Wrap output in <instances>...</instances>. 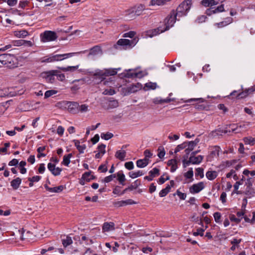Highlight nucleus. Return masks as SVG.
<instances>
[{
	"label": "nucleus",
	"mask_w": 255,
	"mask_h": 255,
	"mask_svg": "<svg viewBox=\"0 0 255 255\" xmlns=\"http://www.w3.org/2000/svg\"><path fill=\"white\" fill-rule=\"evenodd\" d=\"M177 16L178 15L175 10H172L164 19V27H160L157 29H154V33L153 35H156L168 30L170 27L173 26L176 20H179L177 18Z\"/></svg>",
	"instance_id": "nucleus-1"
},
{
	"label": "nucleus",
	"mask_w": 255,
	"mask_h": 255,
	"mask_svg": "<svg viewBox=\"0 0 255 255\" xmlns=\"http://www.w3.org/2000/svg\"><path fill=\"white\" fill-rule=\"evenodd\" d=\"M120 68L117 69H105L104 70H98L94 74L93 76L95 77L96 80H100V82L103 81L104 85H107L108 83L107 81H104L106 77L109 76L115 75L117 74V71L120 70Z\"/></svg>",
	"instance_id": "nucleus-2"
},
{
	"label": "nucleus",
	"mask_w": 255,
	"mask_h": 255,
	"mask_svg": "<svg viewBox=\"0 0 255 255\" xmlns=\"http://www.w3.org/2000/svg\"><path fill=\"white\" fill-rule=\"evenodd\" d=\"M1 64L5 67L8 68H14L18 65L17 58L10 54H1Z\"/></svg>",
	"instance_id": "nucleus-3"
},
{
	"label": "nucleus",
	"mask_w": 255,
	"mask_h": 255,
	"mask_svg": "<svg viewBox=\"0 0 255 255\" xmlns=\"http://www.w3.org/2000/svg\"><path fill=\"white\" fill-rule=\"evenodd\" d=\"M144 9L145 6L143 4H140L126 10V15L128 18L133 19L135 18L136 16L141 15Z\"/></svg>",
	"instance_id": "nucleus-4"
},
{
	"label": "nucleus",
	"mask_w": 255,
	"mask_h": 255,
	"mask_svg": "<svg viewBox=\"0 0 255 255\" xmlns=\"http://www.w3.org/2000/svg\"><path fill=\"white\" fill-rule=\"evenodd\" d=\"M191 5V1L189 0H185L183 1L177 8L175 10L178 17L185 15L187 11L190 9Z\"/></svg>",
	"instance_id": "nucleus-5"
},
{
	"label": "nucleus",
	"mask_w": 255,
	"mask_h": 255,
	"mask_svg": "<svg viewBox=\"0 0 255 255\" xmlns=\"http://www.w3.org/2000/svg\"><path fill=\"white\" fill-rule=\"evenodd\" d=\"M58 104L67 109L71 113L75 114L78 113L79 104L77 102L63 101Z\"/></svg>",
	"instance_id": "nucleus-6"
},
{
	"label": "nucleus",
	"mask_w": 255,
	"mask_h": 255,
	"mask_svg": "<svg viewBox=\"0 0 255 255\" xmlns=\"http://www.w3.org/2000/svg\"><path fill=\"white\" fill-rule=\"evenodd\" d=\"M146 75V73L142 71L136 72L135 70L132 69H129L126 71L121 75L122 77L126 78H141Z\"/></svg>",
	"instance_id": "nucleus-7"
},
{
	"label": "nucleus",
	"mask_w": 255,
	"mask_h": 255,
	"mask_svg": "<svg viewBox=\"0 0 255 255\" xmlns=\"http://www.w3.org/2000/svg\"><path fill=\"white\" fill-rule=\"evenodd\" d=\"M57 38L55 32L52 31H45L41 35V39L42 42L54 41Z\"/></svg>",
	"instance_id": "nucleus-8"
},
{
	"label": "nucleus",
	"mask_w": 255,
	"mask_h": 255,
	"mask_svg": "<svg viewBox=\"0 0 255 255\" xmlns=\"http://www.w3.org/2000/svg\"><path fill=\"white\" fill-rule=\"evenodd\" d=\"M56 73H58L57 70H50L43 72L41 73L42 78L45 79L46 81L50 83H53L55 82L54 76H56Z\"/></svg>",
	"instance_id": "nucleus-9"
},
{
	"label": "nucleus",
	"mask_w": 255,
	"mask_h": 255,
	"mask_svg": "<svg viewBox=\"0 0 255 255\" xmlns=\"http://www.w3.org/2000/svg\"><path fill=\"white\" fill-rule=\"evenodd\" d=\"M137 41V40L135 38L131 40L127 39H120L117 43L119 45L125 46L126 48H127L128 47H129L134 45Z\"/></svg>",
	"instance_id": "nucleus-10"
},
{
	"label": "nucleus",
	"mask_w": 255,
	"mask_h": 255,
	"mask_svg": "<svg viewBox=\"0 0 255 255\" xmlns=\"http://www.w3.org/2000/svg\"><path fill=\"white\" fill-rule=\"evenodd\" d=\"M76 54V53H68L61 54L52 55V56L53 58V61L54 62L56 61H62L64 59L72 57Z\"/></svg>",
	"instance_id": "nucleus-11"
},
{
	"label": "nucleus",
	"mask_w": 255,
	"mask_h": 255,
	"mask_svg": "<svg viewBox=\"0 0 255 255\" xmlns=\"http://www.w3.org/2000/svg\"><path fill=\"white\" fill-rule=\"evenodd\" d=\"M204 187V183L202 182H199L197 184H193L189 188L190 192L194 194L197 193L201 191Z\"/></svg>",
	"instance_id": "nucleus-12"
},
{
	"label": "nucleus",
	"mask_w": 255,
	"mask_h": 255,
	"mask_svg": "<svg viewBox=\"0 0 255 255\" xmlns=\"http://www.w3.org/2000/svg\"><path fill=\"white\" fill-rule=\"evenodd\" d=\"M48 169L54 176H58L62 171V169L59 167H55V164L49 163L47 165Z\"/></svg>",
	"instance_id": "nucleus-13"
},
{
	"label": "nucleus",
	"mask_w": 255,
	"mask_h": 255,
	"mask_svg": "<svg viewBox=\"0 0 255 255\" xmlns=\"http://www.w3.org/2000/svg\"><path fill=\"white\" fill-rule=\"evenodd\" d=\"M224 0H203L201 3L203 5L207 7L209 6H213L219 4L220 2H222Z\"/></svg>",
	"instance_id": "nucleus-14"
},
{
	"label": "nucleus",
	"mask_w": 255,
	"mask_h": 255,
	"mask_svg": "<svg viewBox=\"0 0 255 255\" xmlns=\"http://www.w3.org/2000/svg\"><path fill=\"white\" fill-rule=\"evenodd\" d=\"M203 159V156L198 155L197 156L191 155L189 157V162H191L192 164H198L200 163Z\"/></svg>",
	"instance_id": "nucleus-15"
},
{
	"label": "nucleus",
	"mask_w": 255,
	"mask_h": 255,
	"mask_svg": "<svg viewBox=\"0 0 255 255\" xmlns=\"http://www.w3.org/2000/svg\"><path fill=\"white\" fill-rule=\"evenodd\" d=\"M171 0H151L150 1L149 5L154 6H162L170 1Z\"/></svg>",
	"instance_id": "nucleus-16"
},
{
	"label": "nucleus",
	"mask_w": 255,
	"mask_h": 255,
	"mask_svg": "<svg viewBox=\"0 0 255 255\" xmlns=\"http://www.w3.org/2000/svg\"><path fill=\"white\" fill-rule=\"evenodd\" d=\"M115 230V224L113 222L105 223L103 226L104 232H109Z\"/></svg>",
	"instance_id": "nucleus-17"
},
{
	"label": "nucleus",
	"mask_w": 255,
	"mask_h": 255,
	"mask_svg": "<svg viewBox=\"0 0 255 255\" xmlns=\"http://www.w3.org/2000/svg\"><path fill=\"white\" fill-rule=\"evenodd\" d=\"M148 158H144L142 159L137 160L136 161V165L139 168H143L148 165Z\"/></svg>",
	"instance_id": "nucleus-18"
},
{
	"label": "nucleus",
	"mask_w": 255,
	"mask_h": 255,
	"mask_svg": "<svg viewBox=\"0 0 255 255\" xmlns=\"http://www.w3.org/2000/svg\"><path fill=\"white\" fill-rule=\"evenodd\" d=\"M170 101L171 100L170 99L167 98L165 99H162L160 97H156L152 99L153 103L155 105L167 103Z\"/></svg>",
	"instance_id": "nucleus-19"
},
{
	"label": "nucleus",
	"mask_w": 255,
	"mask_h": 255,
	"mask_svg": "<svg viewBox=\"0 0 255 255\" xmlns=\"http://www.w3.org/2000/svg\"><path fill=\"white\" fill-rule=\"evenodd\" d=\"M102 51L101 48L99 46H95L90 49V55H95L97 54H102Z\"/></svg>",
	"instance_id": "nucleus-20"
},
{
	"label": "nucleus",
	"mask_w": 255,
	"mask_h": 255,
	"mask_svg": "<svg viewBox=\"0 0 255 255\" xmlns=\"http://www.w3.org/2000/svg\"><path fill=\"white\" fill-rule=\"evenodd\" d=\"M126 156V152L124 150H118L115 154V157L121 161L125 160Z\"/></svg>",
	"instance_id": "nucleus-21"
},
{
	"label": "nucleus",
	"mask_w": 255,
	"mask_h": 255,
	"mask_svg": "<svg viewBox=\"0 0 255 255\" xmlns=\"http://www.w3.org/2000/svg\"><path fill=\"white\" fill-rule=\"evenodd\" d=\"M255 91V89L253 87L249 88V89L238 94V99L245 98L249 95V94L253 93Z\"/></svg>",
	"instance_id": "nucleus-22"
},
{
	"label": "nucleus",
	"mask_w": 255,
	"mask_h": 255,
	"mask_svg": "<svg viewBox=\"0 0 255 255\" xmlns=\"http://www.w3.org/2000/svg\"><path fill=\"white\" fill-rule=\"evenodd\" d=\"M21 182V179L20 178L17 177L16 179L12 180L10 182V184L14 189H17L19 187Z\"/></svg>",
	"instance_id": "nucleus-23"
},
{
	"label": "nucleus",
	"mask_w": 255,
	"mask_h": 255,
	"mask_svg": "<svg viewBox=\"0 0 255 255\" xmlns=\"http://www.w3.org/2000/svg\"><path fill=\"white\" fill-rule=\"evenodd\" d=\"M117 176L120 183L122 185H124L125 184V182L126 181V177L123 172L122 171L118 172L117 173Z\"/></svg>",
	"instance_id": "nucleus-24"
},
{
	"label": "nucleus",
	"mask_w": 255,
	"mask_h": 255,
	"mask_svg": "<svg viewBox=\"0 0 255 255\" xmlns=\"http://www.w3.org/2000/svg\"><path fill=\"white\" fill-rule=\"evenodd\" d=\"M28 35V32L25 30L16 31L14 32V35L19 38H24Z\"/></svg>",
	"instance_id": "nucleus-25"
},
{
	"label": "nucleus",
	"mask_w": 255,
	"mask_h": 255,
	"mask_svg": "<svg viewBox=\"0 0 255 255\" xmlns=\"http://www.w3.org/2000/svg\"><path fill=\"white\" fill-rule=\"evenodd\" d=\"M217 175V172L216 171H208L206 174L207 178L210 180L215 179Z\"/></svg>",
	"instance_id": "nucleus-26"
},
{
	"label": "nucleus",
	"mask_w": 255,
	"mask_h": 255,
	"mask_svg": "<svg viewBox=\"0 0 255 255\" xmlns=\"http://www.w3.org/2000/svg\"><path fill=\"white\" fill-rule=\"evenodd\" d=\"M167 164H168V165L171 166V172H174L177 168V161L176 159H173L169 160L167 162Z\"/></svg>",
	"instance_id": "nucleus-27"
},
{
	"label": "nucleus",
	"mask_w": 255,
	"mask_h": 255,
	"mask_svg": "<svg viewBox=\"0 0 255 255\" xmlns=\"http://www.w3.org/2000/svg\"><path fill=\"white\" fill-rule=\"evenodd\" d=\"M79 65H76L74 66H68L67 67H58L59 69H61L62 71L64 72H74L77 69H78Z\"/></svg>",
	"instance_id": "nucleus-28"
},
{
	"label": "nucleus",
	"mask_w": 255,
	"mask_h": 255,
	"mask_svg": "<svg viewBox=\"0 0 255 255\" xmlns=\"http://www.w3.org/2000/svg\"><path fill=\"white\" fill-rule=\"evenodd\" d=\"M72 153H69L67 155H65L63 157V159L62 163L65 166H68L70 163V158L72 157Z\"/></svg>",
	"instance_id": "nucleus-29"
},
{
	"label": "nucleus",
	"mask_w": 255,
	"mask_h": 255,
	"mask_svg": "<svg viewBox=\"0 0 255 255\" xmlns=\"http://www.w3.org/2000/svg\"><path fill=\"white\" fill-rule=\"evenodd\" d=\"M170 190V186L167 185L164 189H162L159 193V196L163 197L165 196L169 192Z\"/></svg>",
	"instance_id": "nucleus-30"
},
{
	"label": "nucleus",
	"mask_w": 255,
	"mask_h": 255,
	"mask_svg": "<svg viewBox=\"0 0 255 255\" xmlns=\"http://www.w3.org/2000/svg\"><path fill=\"white\" fill-rule=\"evenodd\" d=\"M184 175L187 179H190L189 182L193 181V171L192 168H190L188 171L185 173Z\"/></svg>",
	"instance_id": "nucleus-31"
},
{
	"label": "nucleus",
	"mask_w": 255,
	"mask_h": 255,
	"mask_svg": "<svg viewBox=\"0 0 255 255\" xmlns=\"http://www.w3.org/2000/svg\"><path fill=\"white\" fill-rule=\"evenodd\" d=\"M73 243L72 240L70 237L67 236L66 239L62 240V244L64 247H66Z\"/></svg>",
	"instance_id": "nucleus-32"
},
{
	"label": "nucleus",
	"mask_w": 255,
	"mask_h": 255,
	"mask_svg": "<svg viewBox=\"0 0 255 255\" xmlns=\"http://www.w3.org/2000/svg\"><path fill=\"white\" fill-rule=\"evenodd\" d=\"M128 174L129 177L131 178H135L137 177L142 176L143 173L142 171L139 170L137 172H129Z\"/></svg>",
	"instance_id": "nucleus-33"
},
{
	"label": "nucleus",
	"mask_w": 255,
	"mask_h": 255,
	"mask_svg": "<svg viewBox=\"0 0 255 255\" xmlns=\"http://www.w3.org/2000/svg\"><path fill=\"white\" fill-rule=\"evenodd\" d=\"M243 140L245 144H247L254 145L255 142V138L252 137H246Z\"/></svg>",
	"instance_id": "nucleus-34"
},
{
	"label": "nucleus",
	"mask_w": 255,
	"mask_h": 255,
	"mask_svg": "<svg viewBox=\"0 0 255 255\" xmlns=\"http://www.w3.org/2000/svg\"><path fill=\"white\" fill-rule=\"evenodd\" d=\"M228 126L229 128H231V130L233 132L235 131L236 133H238L241 131L240 130H239V128H240L242 127H243L244 126V125H243V126H237L235 124H232V125H230Z\"/></svg>",
	"instance_id": "nucleus-35"
},
{
	"label": "nucleus",
	"mask_w": 255,
	"mask_h": 255,
	"mask_svg": "<svg viewBox=\"0 0 255 255\" xmlns=\"http://www.w3.org/2000/svg\"><path fill=\"white\" fill-rule=\"evenodd\" d=\"M89 111V106L86 104L79 105L78 112L86 113Z\"/></svg>",
	"instance_id": "nucleus-36"
},
{
	"label": "nucleus",
	"mask_w": 255,
	"mask_h": 255,
	"mask_svg": "<svg viewBox=\"0 0 255 255\" xmlns=\"http://www.w3.org/2000/svg\"><path fill=\"white\" fill-rule=\"evenodd\" d=\"M157 84L156 83L148 82L145 84V87L148 90H154L156 88Z\"/></svg>",
	"instance_id": "nucleus-37"
},
{
	"label": "nucleus",
	"mask_w": 255,
	"mask_h": 255,
	"mask_svg": "<svg viewBox=\"0 0 255 255\" xmlns=\"http://www.w3.org/2000/svg\"><path fill=\"white\" fill-rule=\"evenodd\" d=\"M119 106V103L117 100H111L109 102V107L110 108H116Z\"/></svg>",
	"instance_id": "nucleus-38"
},
{
	"label": "nucleus",
	"mask_w": 255,
	"mask_h": 255,
	"mask_svg": "<svg viewBox=\"0 0 255 255\" xmlns=\"http://www.w3.org/2000/svg\"><path fill=\"white\" fill-rule=\"evenodd\" d=\"M41 63H50L53 62L52 55L49 56L45 57L40 59Z\"/></svg>",
	"instance_id": "nucleus-39"
},
{
	"label": "nucleus",
	"mask_w": 255,
	"mask_h": 255,
	"mask_svg": "<svg viewBox=\"0 0 255 255\" xmlns=\"http://www.w3.org/2000/svg\"><path fill=\"white\" fill-rule=\"evenodd\" d=\"M114 136L113 134L111 132L102 133L101 138L105 140H109Z\"/></svg>",
	"instance_id": "nucleus-40"
},
{
	"label": "nucleus",
	"mask_w": 255,
	"mask_h": 255,
	"mask_svg": "<svg viewBox=\"0 0 255 255\" xmlns=\"http://www.w3.org/2000/svg\"><path fill=\"white\" fill-rule=\"evenodd\" d=\"M45 149V146H40L37 148V152L38 154L37 155L38 158H40L41 157H45L46 155L44 153H42V152Z\"/></svg>",
	"instance_id": "nucleus-41"
},
{
	"label": "nucleus",
	"mask_w": 255,
	"mask_h": 255,
	"mask_svg": "<svg viewBox=\"0 0 255 255\" xmlns=\"http://www.w3.org/2000/svg\"><path fill=\"white\" fill-rule=\"evenodd\" d=\"M203 169L202 168H197L196 169L195 175L196 176H199L201 178L204 177V172Z\"/></svg>",
	"instance_id": "nucleus-42"
},
{
	"label": "nucleus",
	"mask_w": 255,
	"mask_h": 255,
	"mask_svg": "<svg viewBox=\"0 0 255 255\" xmlns=\"http://www.w3.org/2000/svg\"><path fill=\"white\" fill-rule=\"evenodd\" d=\"M57 93V91L54 90H51L47 91L44 94L45 98H47L50 97V96L56 94Z\"/></svg>",
	"instance_id": "nucleus-43"
},
{
	"label": "nucleus",
	"mask_w": 255,
	"mask_h": 255,
	"mask_svg": "<svg viewBox=\"0 0 255 255\" xmlns=\"http://www.w3.org/2000/svg\"><path fill=\"white\" fill-rule=\"evenodd\" d=\"M245 193L248 196L250 197L254 194V191L253 189L252 188V187H247L246 191L245 192Z\"/></svg>",
	"instance_id": "nucleus-44"
},
{
	"label": "nucleus",
	"mask_w": 255,
	"mask_h": 255,
	"mask_svg": "<svg viewBox=\"0 0 255 255\" xmlns=\"http://www.w3.org/2000/svg\"><path fill=\"white\" fill-rule=\"evenodd\" d=\"M221 129L220 128L216 129L214 131H212L210 133V135L212 137H215L216 136L220 135H221Z\"/></svg>",
	"instance_id": "nucleus-45"
},
{
	"label": "nucleus",
	"mask_w": 255,
	"mask_h": 255,
	"mask_svg": "<svg viewBox=\"0 0 255 255\" xmlns=\"http://www.w3.org/2000/svg\"><path fill=\"white\" fill-rule=\"evenodd\" d=\"M149 173L152 177H154L156 175L159 174V170L157 168H154L152 170L149 171Z\"/></svg>",
	"instance_id": "nucleus-46"
},
{
	"label": "nucleus",
	"mask_w": 255,
	"mask_h": 255,
	"mask_svg": "<svg viewBox=\"0 0 255 255\" xmlns=\"http://www.w3.org/2000/svg\"><path fill=\"white\" fill-rule=\"evenodd\" d=\"M158 151H159V152L158 153V156L160 158H162V157H163L164 156L165 154L164 149L162 146H160L158 148Z\"/></svg>",
	"instance_id": "nucleus-47"
},
{
	"label": "nucleus",
	"mask_w": 255,
	"mask_h": 255,
	"mask_svg": "<svg viewBox=\"0 0 255 255\" xmlns=\"http://www.w3.org/2000/svg\"><path fill=\"white\" fill-rule=\"evenodd\" d=\"M12 44L15 46H20L24 45V40L20 39L18 40H14L12 42Z\"/></svg>",
	"instance_id": "nucleus-48"
},
{
	"label": "nucleus",
	"mask_w": 255,
	"mask_h": 255,
	"mask_svg": "<svg viewBox=\"0 0 255 255\" xmlns=\"http://www.w3.org/2000/svg\"><path fill=\"white\" fill-rule=\"evenodd\" d=\"M105 148H106L105 144H101L99 145L98 147V151H99L98 152H100L101 153H102V155H104L106 152Z\"/></svg>",
	"instance_id": "nucleus-49"
},
{
	"label": "nucleus",
	"mask_w": 255,
	"mask_h": 255,
	"mask_svg": "<svg viewBox=\"0 0 255 255\" xmlns=\"http://www.w3.org/2000/svg\"><path fill=\"white\" fill-rule=\"evenodd\" d=\"M51 189H52L53 191H51V192L58 193L62 191L63 190L64 187L62 185H60L58 187H53Z\"/></svg>",
	"instance_id": "nucleus-50"
},
{
	"label": "nucleus",
	"mask_w": 255,
	"mask_h": 255,
	"mask_svg": "<svg viewBox=\"0 0 255 255\" xmlns=\"http://www.w3.org/2000/svg\"><path fill=\"white\" fill-rule=\"evenodd\" d=\"M214 217L215 219V221L216 223H220L221 222V215L219 212H215L214 215Z\"/></svg>",
	"instance_id": "nucleus-51"
},
{
	"label": "nucleus",
	"mask_w": 255,
	"mask_h": 255,
	"mask_svg": "<svg viewBox=\"0 0 255 255\" xmlns=\"http://www.w3.org/2000/svg\"><path fill=\"white\" fill-rule=\"evenodd\" d=\"M242 184V182H241V181H237L234 184V190H235L236 193H237L238 194L241 193V192L238 191V190L239 189V186Z\"/></svg>",
	"instance_id": "nucleus-52"
},
{
	"label": "nucleus",
	"mask_w": 255,
	"mask_h": 255,
	"mask_svg": "<svg viewBox=\"0 0 255 255\" xmlns=\"http://www.w3.org/2000/svg\"><path fill=\"white\" fill-rule=\"evenodd\" d=\"M125 167L128 170H131L133 168L134 165L132 161H128L125 163Z\"/></svg>",
	"instance_id": "nucleus-53"
},
{
	"label": "nucleus",
	"mask_w": 255,
	"mask_h": 255,
	"mask_svg": "<svg viewBox=\"0 0 255 255\" xmlns=\"http://www.w3.org/2000/svg\"><path fill=\"white\" fill-rule=\"evenodd\" d=\"M230 219L231 221L235 222L236 223H239L241 222V219L236 218L234 215H230Z\"/></svg>",
	"instance_id": "nucleus-54"
},
{
	"label": "nucleus",
	"mask_w": 255,
	"mask_h": 255,
	"mask_svg": "<svg viewBox=\"0 0 255 255\" xmlns=\"http://www.w3.org/2000/svg\"><path fill=\"white\" fill-rule=\"evenodd\" d=\"M193 101H198L199 103H203L204 102V100L203 98H192L187 100L185 102L189 103Z\"/></svg>",
	"instance_id": "nucleus-55"
},
{
	"label": "nucleus",
	"mask_w": 255,
	"mask_h": 255,
	"mask_svg": "<svg viewBox=\"0 0 255 255\" xmlns=\"http://www.w3.org/2000/svg\"><path fill=\"white\" fill-rule=\"evenodd\" d=\"M176 194L179 196L180 199L185 200L186 199V194L181 192L179 190H177Z\"/></svg>",
	"instance_id": "nucleus-56"
},
{
	"label": "nucleus",
	"mask_w": 255,
	"mask_h": 255,
	"mask_svg": "<svg viewBox=\"0 0 255 255\" xmlns=\"http://www.w3.org/2000/svg\"><path fill=\"white\" fill-rule=\"evenodd\" d=\"M41 179V177L39 176H34L31 178L29 177L28 178V180L30 181V182H38L40 180V179Z\"/></svg>",
	"instance_id": "nucleus-57"
},
{
	"label": "nucleus",
	"mask_w": 255,
	"mask_h": 255,
	"mask_svg": "<svg viewBox=\"0 0 255 255\" xmlns=\"http://www.w3.org/2000/svg\"><path fill=\"white\" fill-rule=\"evenodd\" d=\"M90 176V173L86 172L82 175V179H83L84 180H86L87 182H89L91 180V178L89 177Z\"/></svg>",
	"instance_id": "nucleus-58"
},
{
	"label": "nucleus",
	"mask_w": 255,
	"mask_h": 255,
	"mask_svg": "<svg viewBox=\"0 0 255 255\" xmlns=\"http://www.w3.org/2000/svg\"><path fill=\"white\" fill-rule=\"evenodd\" d=\"M135 32L134 31H130L128 32L125 33L124 34L123 36L125 37H128L130 38H132L135 36Z\"/></svg>",
	"instance_id": "nucleus-59"
},
{
	"label": "nucleus",
	"mask_w": 255,
	"mask_h": 255,
	"mask_svg": "<svg viewBox=\"0 0 255 255\" xmlns=\"http://www.w3.org/2000/svg\"><path fill=\"white\" fill-rule=\"evenodd\" d=\"M64 128L62 127V126H59L57 129V133L60 136H62L64 131Z\"/></svg>",
	"instance_id": "nucleus-60"
},
{
	"label": "nucleus",
	"mask_w": 255,
	"mask_h": 255,
	"mask_svg": "<svg viewBox=\"0 0 255 255\" xmlns=\"http://www.w3.org/2000/svg\"><path fill=\"white\" fill-rule=\"evenodd\" d=\"M254 180L251 178H249L247 179L246 181V186L247 187H252L253 185Z\"/></svg>",
	"instance_id": "nucleus-61"
},
{
	"label": "nucleus",
	"mask_w": 255,
	"mask_h": 255,
	"mask_svg": "<svg viewBox=\"0 0 255 255\" xmlns=\"http://www.w3.org/2000/svg\"><path fill=\"white\" fill-rule=\"evenodd\" d=\"M56 76H57V79L60 81H64L65 80V76L64 74H58L56 73Z\"/></svg>",
	"instance_id": "nucleus-62"
},
{
	"label": "nucleus",
	"mask_w": 255,
	"mask_h": 255,
	"mask_svg": "<svg viewBox=\"0 0 255 255\" xmlns=\"http://www.w3.org/2000/svg\"><path fill=\"white\" fill-rule=\"evenodd\" d=\"M242 242V239H234L231 241V244L233 245H235L237 247H238V245Z\"/></svg>",
	"instance_id": "nucleus-63"
},
{
	"label": "nucleus",
	"mask_w": 255,
	"mask_h": 255,
	"mask_svg": "<svg viewBox=\"0 0 255 255\" xmlns=\"http://www.w3.org/2000/svg\"><path fill=\"white\" fill-rule=\"evenodd\" d=\"M86 146L85 144H83L82 145H78V147L77 148L78 150L79 151L80 153H83L84 150L86 149Z\"/></svg>",
	"instance_id": "nucleus-64"
}]
</instances>
